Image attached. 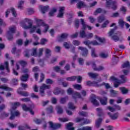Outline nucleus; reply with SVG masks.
I'll return each instance as SVG.
<instances>
[{
  "label": "nucleus",
  "mask_w": 130,
  "mask_h": 130,
  "mask_svg": "<svg viewBox=\"0 0 130 130\" xmlns=\"http://www.w3.org/2000/svg\"><path fill=\"white\" fill-rule=\"evenodd\" d=\"M57 11V9H56V8H53L52 9H51L49 13V17H53V16H54V14L56 13Z\"/></svg>",
  "instance_id": "c756f323"
},
{
  "label": "nucleus",
  "mask_w": 130,
  "mask_h": 130,
  "mask_svg": "<svg viewBox=\"0 0 130 130\" xmlns=\"http://www.w3.org/2000/svg\"><path fill=\"white\" fill-rule=\"evenodd\" d=\"M88 75L90 78L92 79H96L99 77V74L98 73H93L92 72H89L88 73Z\"/></svg>",
  "instance_id": "aec40b11"
},
{
  "label": "nucleus",
  "mask_w": 130,
  "mask_h": 130,
  "mask_svg": "<svg viewBox=\"0 0 130 130\" xmlns=\"http://www.w3.org/2000/svg\"><path fill=\"white\" fill-rule=\"evenodd\" d=\"M60 93H61L62 94H64V90L61 89L60 90L58 88H56L53 91V93L54 95H58V94H60Z\"/></svg>",
  "instance_id": "a211bd4d"
},
{
  "label": "nucleus",
  "mask_w": 130,
  "mask_h": 130,
  "mask_svg": "<svg viewBox=\"0 0 130 130\" xmlns=\"http://www.w3.org/2000/svg\"><path fill=\"white\" fill-rule=\"evenodd\" d=\"M81 24L82 25V30H86L87 27L88 28V30H92V27L87 24H86V22L84 19H80Z\"/></svg>",
  "instance_id": "9b49d317"
},
{
  "label": "nucleus",
  "mask_w": 130,
  "mask_h": 130,
  "mask_svg": "<svg viewBox=\"0 0 130 130\" xmlns=\"http://www.w3.org/2000/svg\"><path fill=\"white\" fill-rule=\"evenodd\" d=\"M43 48H40L39 50V53L38 54H37V56H38V57H40V56H41L43 54Z\"/></svg>",
  "instance_id": "338daca9"
},
{
  "label": "nucleus",
  "mask_w": 130,
  "mask_h": 130,
  "mask_svg": "<svg viewBox=\"0 0 130 130\" xmlns=\"http://www.w3.org/2000/svg\"><path fill=\"white\" fill-rule=\"evenodd\" d=\"M98 99V97H96V96L93 95L91 97L90 101L94 106H99V102L97 101Z\"/></svg>",
  "instance_id": "f8f14e48"
},
{
  "label": "nucleus",
  "mask_w": 130,
  "mask_h": 130,
  "mask_svg": "<svg viewBox=\"0 0 130 130\" xmlns=\"http://www.w3.org/2000/svg\"><path fill=\"white\" fill-rule=\"evenodd\" d=\"M118 24H119V25L122 28L123 26H124L125 22L123 21V19H119L118 20Z\"/></svg>",
  "instance_id": "c03bdc74"
},
{
  "label": "nucleus",
  "mask_w": 130,
  "mask_h": 130,
  "mask_svg": "<svg viewBox=\"0 0 130 130\" xmlns=\"http://www.w3.org/2000/svg\"><path fill=\"white\" fill-rule=\"evenodd\" d=\"M84 7H85V4L82 1H80L77 3L78 9H82Z\"/></svg>",
  "instance_id": "a19ab883"
},
{
  "label": "nucleus",
  "mask_w": 130,
  "mask_h": 130,
  "mask_svg": "<svg viewBox=\"0 0 130 130\" xmlns=\"http://www.w3.org/2000/svg\"><path fill=\"white\" fill-rule=\"evenodd\" d=\"M45 54L47 57H49L51 56V50L49 49H46Z\"/></svg>",
  "instance_id": "79ce46f5"
},
{
  "label": "nucleus",
  "mask_w": 130,
  "mask_h": 130,
  "mask_svg": "<svg viewBox=\"0 0 130 130\" xmlns=\"http://www.w3.org/2000/svg\"><path fill=\"white\" fill-rule=\"evenodd\" d=\"M79 115H81V116H84V117H87V116H88V113L87 112H79Z\"/></svg>",
  "instance_id": "8fccbe9b"
},
{
  "label": "nucleus",
  "mask_w": 130,
  "mask_h": 130,
  "mask_svg": "<svg viewBox=\"0 0 130 130\" xmlns=\"http://www.w3.org/2000/svg\"><path fill=\"white\" fill-rule=\"evenodd\" d=\"M91 54L92 57H97L98 56V55L96 54V52H95V49L94 48H92L91 49Z\"/></svg>",
  "instance_id": "49530a36"
},
{
  "label": "nucleus",
  "mask_w": 130,
  "mask_h": 130,
  "mask_svg": "<svg viewBox=\"0 0 130 130\" xmlns=\"http://www.w3.org/2000/svg\"><path fill=\"white\" fill-rule=\"evenodd\" d=\"M24 2L23 1H21L19 2L18 6V9H20V10H22L23 9V5H24Z\"/></svg>",
  "instance_id": "6e6d98bb"
},
{
  "label": "nucleus",
  "mask_w": 130,
  "mask_h": 130,
  "mask_svg": "<svg viewBox=\"0 0 130 130\" xmlns=\"http://www.w3.org/2000/svg\"><path fill=\"white\" fill-rule=\"evenodd\" d=\"M0 89H2V90H5V91H13V88L8 87L6 85H1Z\"/></svg>",
  "instance_id": "393cba45"
},
{
  "label": "nucleus",
  "mask_w": 130,
  "mask_h": 130,
  "mask_svg": "<svg viewBox=\"0 0 130 130\" xmlns=\"http://www.w3.org/2000/svg\"><path fill=\"white\" fill-rule=\"evenodd\" d=\"M58 120L61 122H67V121H69L70 119L68 118H59Z\"/></svg>",
  "instance_id": "4d7b16f0"
},
{
  "label": "nucleus",
  "mask_w": 130,
  "mask_h": 130,
  "mask_svg": "<svg viewBox=\"0 0 130 130\" xmlns=\"http://www.w3.org/2000/svg\"><path fill=\"white\" fill-rule=\"evenodd\" d=\"M92 68L93 71H95L97 72H100L101 71H103L104 70V67L103 66H99V67H97V65H96V63L95 62L93 61L92 62Z\"/></svg>",
  "instance_id": "1a4fd4ad"
},
{
  "label": "nucleus",
  "mask_w": 130,
  "mask_h": 130,
  "mask_svg": "<svg viewBox=\"0 0 130 130\" xmlns=\"http://www.w3.org/2000/svg\"><path fill=\"white\" fill-rule=\"evenodd\" d=\"M104 20H105V17H104V16H99L98 17V22L99 23H102Z\"/></svg>",
  "instance_id": "5fc2aeb1"
},
{
  "label": "nucleus",
  "mask_w": 130,
  "mask_h": 130,
  "mask_svg": "<svg viewBox=\"0 0 130 130\" xmlns=\"http://www.w3.org/2000/svg\"><path fill=\"white\" fill-rule=\"evenodd\" d=\"M31 129V127L29 126V125L26 124L25 126H19L18 129L19 130H25V129Z\"/></svg>",
  "instance_id": "473e14b6"
},
{
  "label": "nucleus",
  "mask_w": 130,
  "mask_h": 130,
  "mask_svg": "<svg viewBox=\"0 0 130 130\" xmlns=\"http://www.w3.org/2000/svg\"><path fill=\"white\" fill-rule=\"evenodd\" d=\"M110 94L111 97H116L117 94H118V91L117 90L111 89L110 90Z\"/></svg>",
  "instance_id": "2f4dec72"
},
{
  "label": "nucleus",
  "mask_w": 130,
  "mask_h": 130,
  "mask_svg": "<svg viewBox=\"0 0 130 130\" xmlns=\"http://www.w3.org/2000/svg\"><path fill=\"white\" fill-rule=\"evenodd\" d=\"M102 81V79L99 80V86L98 88H100L101 87H103V86H105V88L106 89H111V86L109 85V83H106L105 82H101Z\"/></svg>",
  "instance_id": "9d476101"
},
{
  "label": "nucleus",
  "mask_w": 130,
  "mask_h": 130,
  "mask_svg": "<svg viewBox=\"0 0 130 130\" xmlns=\"http://www.w3.org/2000/svg\"><path fill=\"white\" fill-rule=\"evenodd\" d=\"M31 55H32L33 56H37V48H34L32 49Z\"/></svg>",
  "instance_id": "bf43d9fd"
},
{
  "label": "nucleus",
  "mask_w": 130,
  "mask_h": 130,
  "mask_svg": "<svg viewBox=\"0 0 130 130\" xmlns=\"http://www.w3.org/2000/svg\"><path fill=\"white\" fill-rule=\"evenodd\" d=\"M67 81H70V82H74L77 80V77L73 76L66 78Z\"/></svg>",
  "instance_id": "f704fd0d"
},
{
  "label": "nucleus",
  "mask_w": 130,
  "mask_h": 130,
  "mask_svg": "<svg viewBox=\"0 0 130 130\" xmlns=\"http://www.w3.org/2000/svg\"><path fill=\"white\" fill-rule=\"evenodd\" d=\"M19 115H20L19 111H16L13 112V111H12L11 112V116L9 119L11 120H13V119H15V117H16V116H19Z\"/></svg>",
  "instance_id": "ddd939ff"
},
{
  "label": "nucleus",
  "mask_w": 130,
  "mask_h": 130,
  "mask_svg": "<svg viewBox=\"0 0 130 130\" xmlns=\"http://www.w3.org/2000/svg\"><path fill=\"white\" fill-rule=\"evenodd\" d=\"M119 89L123 95H125L128 93V89H126L125 87H119Z\"/></svg>",
  "instance_id": "5701e85b"
},
{
  "label": "nucleus",
  "mask_w": 130,
  "mask_h": 130,
  "mask_svg": "<svg viewBox=\"0 0 130 130\" xmlns=\"http://www.w3.org/2000/svg\"><path fill=\"white\" fill-rule=\"evenodd\" d=\"M67 100H68V96H66L65 98H61L60 99V103H61V104H64V103L67 102Z\"/></svg>",
  "instance_id": "3c124183"
},
{
  "label": "nucleus",
  "mask_w": 130,
  "mask_h": 130,
  "mask_svg": "<svg viewBox=\"0 0 130 130\" xmlns=\"http://www.w3.org/2000/svg\"><path fill=\"white\" fill-rule=\"evenodd\" d=\"M98 112V116H102L103 115V110L101 108H98L96 109Z\"/></svg>",
  "instance_id": "72a5a7b5"
},
{
  "label": "nucleus",
  "mask_w": 130,
  "mask_h": 130,
  "mask_svg": "<svg viewBox=\"0 0 130 130\" xmlns=\"http://www.w3.org/2000/svg\"><path fill=\"white\" fill-rule=\"evenodd\" d=\"M53 70H54L55 72H56V73H59V72H60V67L59 66H55L53 68Z\"/></svg>",
  "instance_id": "774afa93"
},
{
  "label": "nucleus",
  "mask_w": 130,
  "mask_h": 130,
  "mask_svg": "<svg viewBox=\"0 0 130 130\" xmlns=\"http://www.w3.org/2000/svg\"><path fill=\"white\" fill-rule=\"evenodd\" d=\"M100 102L102 105H106L107 104V98L104 97L103 99L100 100Z\"/></svg>",
  "instance_id": "e433bc0d"
},
{
  "label": "nucleus",
  "mask_w": 130,
  "mask_h": 130,
  "mask_svg": "<svg viewBox=\"0 0 130 130\" xmlns=\"http://www.w3.org/2000/svg\"><path fill=\"white\" fill-rule=\"evenodd\" d=\"M24 21L25 22H27L28 25L24 24L22 25V27L23 28V29H25L26 30L31 29L30 33H33L34 32H35V30H36L37 27H40V26H43L44 27H45V30L43 31L44 33H46V32L48 31V25L45 24V23L42 22L41 20H38L37 21V25L34 26H33V22H32V21H31V20L28 18H25L24 19Z\"/></svg>",
  "instance_id": "f257e3e1"
},
{
  "label": "nucleus",
  "mask_w": 130,
  "mask_h": 130,
  "mask_svg": "<svg viewBox=\"0 0 130 130\" xmlns=\"http://www.w3.org/2000/svg\"><path fill=\"white\" fill-rule=\"evenodd\" d=\"M111 6V9H113V11L116 10L117 9V3L116 1H113Z\"/></svg>",
  "instance_id": "ea45409f"
},
{
  "label": "nucleus",
  "mask_w": 130,
  "mask_h": 130,
  "mask_svg": "<svg viewBox=\"0 0 130 130\" xmlns=\"http://www.w3.org/2000/svg\"><path fill=\"white\" fill-rule=\"evenodd\" d=\"M49 124L50 128H52V129L53 130L58 129V128L61 127V124L60 123H56L54 124L52 121H50L49 122Z\"/></svg>",
  "instance_id": "39448f33"
},
{
  "label": "nucleus",
  "mask_w": 130,
  "mask_h": 130,
  "mask_svg": "<svg viewBox=\"0 0 130 130\" xmlns=\"http://www.w3.org/2000/svg\"><path fill=\"white\" fill-rule=\"evenodd\" d=\"M63 46H64L66 49H69L70 47H71V43L65 42L63 44Z\"/></svg>",
  "instance_id": "37998d69"
},
{
  "label": "nucleus",
  "mask_w": 130,
  "mask_h": 130,
  "mask_svg": "<svg viewBox=\"0 0 130 130\" xmlns=\"http://www.w3.org/2000/svg\"><path fill=\"white\" fill-rule=\"evenodd\" d=\"M122 69H125V68H129V62L126 61L122 65Z\"/></svg>",
  "instance_id": "603ef678"
},
{
  "label": "nucleus",
  "mask_w": 130,
  "mask_h": 130,
  "mask_svg": "<svg viewBox=\"0 0 130 130\" xmlns=\"http://www.w3.org/2000/svg\"><path fill=\"white\" fill-rule=\"evenodd\" d=\"M12 53L13 54H17L18 52H21V50H17V48L14 47L12 49V50L11 51Z\"/></svg>",
  "instance_id": "09e8293b"
},
{
  "label": "nucleus",
  "mask_w": 130,
  "mask_h": 130,
  "mask_svg": "<svg viewBox=\"0 0 130 130\" xmlns=\"http://www.w3.org/2000/svg\"><path fill=\"white\" fill-rule=\"evenodd\" d=\"M99 85V80H98L96 81H86V85L88 86V87H96V88H98Z\"/></svg>",
  "instance_id": "6e6552de"
},
{
  "label": "nucleus",
  "mask_w": 130,
  "mask_h": 130,
  "mask_svg": "<svg viewBox=\"0 0 130 130\" xmlns=\"http://www.w3.org/2000/svg\"><path fill=\"white\" fill-rule=\"evenodd\" d=\"M95 39L98 40L101 43H104L105 42V39L100 38L98 36H95Z\"/></svg>",
  "instance_id": "4c0bfd02"
},
{
  "label": "nucleus",
  "mask_w": 130,
  "mask_h": 130,
  "mask_svg": "<svg viewBox=\"0 0 130 130\" xmlns=\"http://www.w3.org/2000/svg\"><path fill=\"white\" fill-rule=\"evenodd\" d=\"M16 44L19 46H22L23 45V40L18 39L16 41Z\"/></svg>",
  "instance_id": "13d9d810"
},
{
  "label": "nucleus",
  "mask_w": 130,
  "mask_h": 130,
  "mask_svg": "<svg viewBox=\"0 0 130 130\" xmlns=\"http://www.w3.org/2000/svg\"><path fill=\"white\" fill-rule=\"evenodd\" d=\"M113 3V1L112 0H106V8H108V9H110L111 7V5Z\"/></svg>",
  "instance_id": "c85d7f7f"
},
{
  "label": "nucleus",
  "mask_w": 130,
  "mask_h": 130,
  "mask_svg": "<svg viewBox=\"0 0 130 130\" xmlns=\"http://www.w3.org/2000/svg\"><path fill=\"white\" fill-rule=\"evenodd\" d=\"M73 87L76 90H82V85L81 84H75Z\"/></svg>",
  "instance_id": "864d4df0"
},
{
  "label": "nucleus",
  "mask_w": 130,
  "mask_h": 130,
  "mask_svg": "<svg viewBox=\"0 0 130 130\" xmlns=\"http://www.w3.org/2000/svg\"><path fill=\"white\" fill-rule=\"evenodd\" d=\"M68 36H69L68 34H62L60 36L58 37V41L59 42L63 41L64 39H67L68 38Z\"/></svg>",
  "instance_id": "2eb2a0df"
},
{
  "label": "nucleus",
  "mask_w": 130,
  "mask_h": 130,
  "mask_svg": "<svg viewBox=\"0 0 130 130\" xmlns=\"http://www.w3.org/2000/svg\"><path fill=\"white\" fill-rule=\"evenodd\" d=\"M50 89V85L43 84L40 87V93L42 97H44L45 95L44 93V90L46 89Z\"/></svg>",
  "instance_id": "7ed1b4c3"
},
{
  "label": "nucleus",
  "mask_w": 130,
  "mask_h": 130,
  "mask_svg": "<svg viewBox=\"0 0 130 130\" xmlns=\"http://www.w3.org/2000/svg\"><path fill=\"white\" fill-rule=\"evenodd\" d=\"M17 93L19 95H21V96H23L24 97H28L29 96V92L27 91H20L19 90H17Z\"/></svg>",
  "instance_id": "6ab92c4d"
},
{
  "label": "nucleus",
  "mask_w": 130,
  "mask_h": 130,
  "mask_svg": "<svg viewBox=\"0 0 130 130\" xmlns=\"http://www.w3.org/2000/svg\"><path fill=\"white\" fill-rule=\"evenodd\" d=\"M119 16V13L115 12L111 15V18H117Z\"/></svg>",
  "instance_id": "0e129e2a"
},
{
  "label": "nucleus",
  "mask_w": 130,
  "mask_h": 130,
  "mask_svg": "<svg viewBox=\"0 0 130 130\" xmlns=\"http://www.w3.org/2000/svg\"><path fill=\"white\" fill-rule=\"evenodd\" d=\"M49 9V7L48 6H46L44 7H42V6H39L40 11H41L43 14H45V13L48 11Z\"/></svg>",
  "instance_id": "dca6fc26"
},
{
  "label": "nucleus",
  "mask_w": 130,
  "mask_h": 130,
  "mask_svg": "<svg viewBox=\"0 0 130 130\" xmlns=\"http://www.w3.org/2000/svg\"><path fill=\"white\" fill-rule=\"evenodd\" d=\"M67 92L69 95L72 94V97L74 99H76V98H82V96H81V94H80V93L74 91V90H73V89L71 88H69L67 90Z\"/></svg>",
  "instance_id": "f03ea898"
},
{
  "label": "nucleus",
  "mask_w": 130,
  "mask_h": 130,
  "mask_svg": "<svg viewBox=\"0 0 130 130\" xmlns=\"http://www.w3.org/2000/svg\"><path fill=\"white\" fill-rule=\"evenodd\" d=\"M28 79H29V74H28L23 75L20 77V80L22 82H27V81H28Z\"/></svg>",
  "instance_id": "412c9836"
},
{
  "label": "nucleus",
  "mask_w": 130,
  "mask_h": 130,
  "mask_svg": "<svg viewBox=\"0 0 130 130\" xmlns=\"http://www.w3.org/2000/svg\"><path fill=\"white\" fill-rule=\"evenodd\" d=\"M9 116H10V113L6 112H2L1 115V118H6V117H9Z\"/></svg>",
  "instance_id": "c9c22d12"
},
{
  "label": "nucleus",
  "mask_w": 130,
  "mask_h": 130,
  "mask_svg": "<svg viewBox=\"0 0 130 130\" xmlns=\"http://www.w3.org/2000/svg\"><path fill=\"white\" fill-rule=\"evenodd\" d=\"M111 38L113 40L115 41V42L118 41L119 40V37H118V33L116 32L113 34V35L111 37Z\"/></svg>",
  "instance_id": "a878e982"
},
{
  "label": "nucleus",
  "mask_w": 130,
  "mask_h": 130,
  "mask_svg": "<svg viewBox=\"0 0 130 130\" xmlns=\"http://www.w3.org/2000/svg\"><path fill=\"white\" fill-rule=\"evenodd\" d=\"M85 30L86 29H83L82 28V30L80 31L79 34L80 37H81V38H86L87 34H86V31H85Z\"/></svg>",
  "instance_id": "bb28decb"
},
{
  "label": "nucleus",
  "mask_w": 130,
  "mask_h": 130,
  "mask_svg": "<svg viewBox=\"0 0 130 130\" xmlns=\"http://www.w3.org/2000/svg\"><path fill=\"white\" fill-rule=\"evenodd\" d=\"M102 118H99L95 121V127L96 128H99L100 127V125H101V123H102Z\"/></svg>",
  "instance_id": "4be33fe9"
},
{
  "label": "nucleus",
  "mask_w": 130,
  "mask_h": 130,
  "mask_svg": "<svg viewBox=\"0 0 130 130\" xmlns=\"http://www.w3.org/2000/svg\"><path fill=\"white\" fill-rule=\"evenodd\" d=\"M121 78V80H120V82L122 84H124V83H125V82H126V77H125V76L124 75H121L120 76Z\"/></svg>",
  "instance_id": "de8ad7c7"
},
{
  "label": "nucleus",
  "mask_w": 130,
  "mask_h": 130,
  "mask_svg": "<svg viewBox=\"0 0 130 130\" xmlns=\"http://www.w3.org/2000/svg\"><path fill=\"white\" fill-rule=\"evenodd\" d=\"M13 34H10L7 32V37L9 41H12V40L14 39Z\"/></svg>",
  "instance_id": "58836bf2"
},
{
  "label": "nucleus",
  "mask_w": 130,
  "mask_h": 130,
  "mask_svg": "<svg viewBox=\"0 0 130 130\" xmlns=\"http://www.w3.org/2000/svg\"><path fill=\"white\" fill-rule=\"evenodd\" d=\"M22 108L24 111H29L30 110V108L27 107L26 105H23L22 106Z\"/></svg>",
  "instance_id": "69168bd1"
},
{
  "label": "nucleus",
  "mask_w": 130,
  "mask_h": 130,
  "mask_svg": "<svg viewBox=\"0 0 130 130\" xmlns=\"http://www.w3.org/2000/svg\"><path fill=\"white\" fill-rule=\"evenodd\" d=\"M111 81H113L114 86L115 88H117L120 84H122L120 82V80H118V79L114 76H111L110 77Z\"/></svg>",
  "instance_id": "423d86ee"
},
{
  "label": "nucleus",
  "mask_w": 130,
  "mask_h": 130,
  "mask_svg": "<svg viewBox=\"0 0 130 130\" xmlns=\"http://www.w3.org/2000/svg\"><path fill=\"white\" fill-rule=\"evenodd\" d=\"M77 130H92V127L90 126H84L82 128H79Z\"/></svg>",
  "instance_id": "052dcab7"
},
{
  "label": "nucleus",
  "mask_w": 130,
  "mask_h": 130,
  "mask_svg": "<svg viewBox=\"0 0 130 130\" xmlns=\"http://www.w3.org/2000/svg\"><path fill=\"white\" fill-rule=\"evenodd\" d=\"M11 12L13 17H17V12L16 11V10L14 8H11L9 9H8L5 12V16L6 18H8V17H9V15L10 14V13H11Z\"/></svg>",
  "instance_id": "20e7f679"
},
{
  "label": "nucleus",
  "mask_w": 130,
  "mask_h": 130,
  "mask_svg": "<svg viewBox=\"0 0 130 130\" xmlns=\"http://www.w3.org/2000/svg\"><path fill=\"white\" fill-rule=\"evenodd\" d=\"M74 125V123L72 122H69V123L67 124L66 128L68 130H74L75 127H72Z\"/></svg>",
  "instance_id": "cd10ccee"
},
{
  "label": "nucleus",
  "mask_w": 130,
  "mask_h": 130,
  "mask_svg": "<svg viewBox=\"0 0 130 130\" xmlns=\"http://www.w3.org/2000/svg\"><path fill=\"white\" fill-rule=\"evenodd\" d=\"M15 32H16V26H13L9 27V31H8L7 33H10L11 34H14Z\"/></svg>",
  "instance_id": "7c9ffc66"
},
{
  "label": "nucleus",
  "mask_w": 130,
  "mask_h": 130,
  "mask_svg": "<svg viewBox=\"0 0 130 130\" xmlns=\"http://www.w3.org/2000/svg\"><path fill=\"white\" fill-rule=\"evenodd\" d=\"M78 49L79 50H81L82 51L81 55L84 57H86L88 56V49L84 47L79 46L78 47Z\"/></svg>",
  "instance_id": "0eeeda50"
},
{
  "label": "nucleus",
  "mask_w": 130,
  "mask_h": 130,
  "mask_svg": "<svg viewBox=\"0 0 130 130\" xmlns=\"http://www.w3.org/2000/svg\"><path fill=\"white\" fill-rule=\"evenodd\" d=\"M0 26H2L3 27H6L7 26V23L4 20L0 18Z\"/></svg>",
  "instance_id": "e2e57ef3"
},
{
  "label": "nucleus",
  "mask_w": 130,
  "mask_h": 130,
  "mask_svg": "<svg viewBox=\"0 0 130 130\" xmlns=\"http://www.w3.org/2000/svg\"><path fill=\"white\" fill-rule=\"evenodd\" d=\"M56 110L58 114H62L63 113V109L60 106H57L56 107Z\"/></svg>",
  "instance_id": "b1692460"
},
{
  "label": "nucleus",
  "mask_w": 130,
  "mask_h": 130,
  "mask_svg": "<svg viewBox=\"0 0 130 130\" xmlns=\"http://www.w3.org/2000/svg\"><path fill=\"white\" fill-rule=\"evenodd\" d=\"M64 7H59V13L57 16L58 18H62L63 17V14H64Z\"/></svg>",
  "instance_id": "4468645a"
},
{
  "label": "nucleus",
  "mask_w": 130,
  "mask_h": 130,
  "mask_svg": "<svg viewBox=\"0 0 130 130\" xmlns=\"http://www.w3.org/2000/svg\"><path fill=\"white\" fill-rule=\"evenodd\" d=\"M108 115H109L111 119L115 120V119H117V118H118V115H119V114L118 113H115V114L111 115V114L109 112L108 113Z\"/></svg>",
  "instance_id": "f3484780"
},
{
  "label": "nucleus",
  "mask_w": 130,
  "mask_h": 130,
  "mask_svg": "<svg viewBox=\"0 0 130 130\" xmlns=\"http://www.w3.org/2000/svg\"><path fill=\"white\" fill-rule=\"evenodd\" d=\"M53 108L52 107V106H50L48 108H47L46 109L47 112H48V113H52L53 112Z\"/></svg>",
  "instance_id": "680f3d73"
},
{
  "label": "nucleus",
  "mask_w": 130,
  "mask_h": 130,
  "mask_svg": "<svg viewBox=\"0 0 130 130\" xmlns=\"http://www.w3.org/2000/svg\"><path fill=\"white\" fill-rule=\"evenodd\" d=\"M32 41V39L28 40L27 39H26L25 41L24 42L23 44L24 46H28L29 43H31Z\"/></svg>",
  "instance_id": "a18cd8bd"
}]
</instances>
